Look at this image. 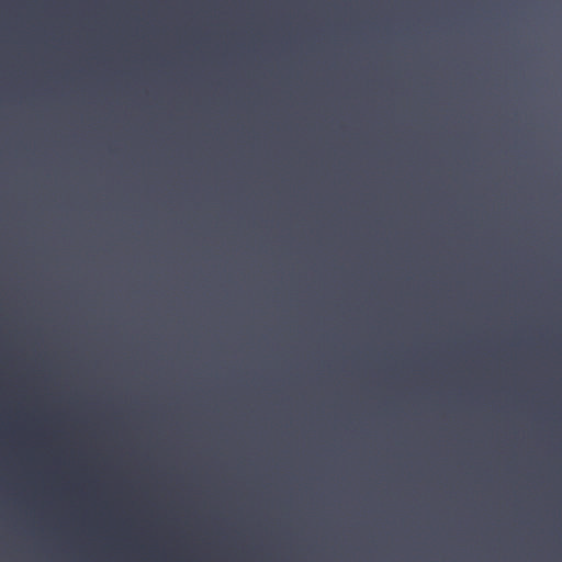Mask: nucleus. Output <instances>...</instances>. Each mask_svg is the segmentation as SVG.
I'll use <instances>...</instances> for the list:
<instances>
[{
  "label": "nucleus",
  "mask_w": 562,
  "mask_h": 562,
  "mask_svg": "<svg viewBox=\"0 0 562 562\" xmlns=\"http://www.w3.org/2000/svg\"><path fill=\"white\" fill-rule=\"evenodd\" d=\"M42 422H43V423H46L47 420H46V419H43Z\"/></svg>",
  "instance_id": "nucleus-1"
}]
</instances>
